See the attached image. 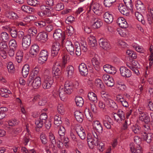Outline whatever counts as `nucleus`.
I'll return each instance as SVG.
<instances>
[{
  "mask_svg": "<svg viewBox=\"0 0 153 153\" xmlns=\"http://www.w3.org/2000/svg\"><path fill=\"white\" fill-rule=\"evenodd\" d=\"M103 123L107 129L111 128V125H113V122L111 118L108 116H106L103 120Z\"/></svg>",
  "mask_w": 153,
  "mask_h": 153,
  "instance_id": "obj_14",
  "label": "nucleus"
},
{
  "mask_svg": "<svg viewBox=\"0 0 153 153\" xmlns=\"http://www.w3.org/2000/svg\"><path fill=\"white\" fill-rule=\"evenodd\" d=\"M74 32V29L71 26L67 27L66 32L68 36L72 35Z\"/></svg>",
  "mask_w": 153,
  "mask_h": 153,
  "instance_id": "obj_61",
  "label": "nucleus"
},
{
  "mask_svg": "<svg viewBox=\"0 0 153 153\" xmlns=\"http://www.w3.org/2000/svg\"><path fill=\"white\" fill-rule=\"evenodd\" d=\"M141 136L143 138L144 140L148 143H150L153 139V134L150 132L146 133L145 132H143Z\"/></svg>",
  "mask_w": 153,
  "mask_h": 153,
  "instance_id": "obj_24",
  "label": "nucleus"
},
{
  "mask_svg": "<svg viewBox=\"0 0 153 153\" xmlns=\"http://www.w3.org/2000/svg\"><path fill=\"white\" fill-rule=\"evenodd\" d=\"M10 7H8L5 10L4 15L7 18L10 19L15 20L19 18L17 14L10 9Z\"/></svg>",
  "mask_w": 153,
  "mask_h": 153,
  "instance_id": "obj_7",
  "label": "nucleus"
},
{
  "mask_svg": "<svg viewBox=\"0 0 153 153\" xmlns=\"http://www.w3.org/2000/svg\"><path fill=\"white\" fill-rule=\"evenodd\" d=\"M79 70L80 74L83 76H86L88 73V69L86 65L82 63L78 67Z\"/></svg>",
  "mask_w": 153,
  "mask_h": 153,
  "instance_id": "obj_13",
  "label": "nucleus"
},
{
  "mask_svg": "<svg viewBox=\"0 0 153 153\" xmlns=\"http://www.w3.org/2000/svg\"><path fill=\"white\" fill-rule=\"evenodd\" d=\"M48 56V53L46 50H42L39 54V62L43 64L47 60Z\"/></svg>",
  "mask_w": 153,
  "mask_h": 153,
  "instance_id": "obj_10",
  "label": "nucleus"
},
{
  "mask_svg": "<svg viewBox=\"0 0 153 153\" xmlns=\"http://www.w3.org/2000/svg\"><path fill=\"white\" fill-rule=\"evenodd\" d=\"M41 84V79L40 77L33 78L29 77L27 81V85L29 86H32L33 88H38Z\"/></svg>",
  "mask_w": 153,
  "mask_h": 153,
  "instance_id": "obj_2",
  "label": "nucleus"
},
{
  "mask_svg": "<svg viewBox=\"0 0 153 153\" xmlns=\"http://www.w3.org/2000/svg\"><path fill=\"white\" fill-rule=\"evenodd\" d=\"M28 34L27 35H29L31 38V36H35L37 33V30L35 28H32L28 29Z\"/></svg>",
  "mask_w": 153,
  "mask_h": 153,
  "instance_id": "obj_49",
  "label": "nucleus"
},
{
  "mask_svg": "<svg viewBox=\"0 0 153 153\" xmlns=\"http://www.w3.org/2000/svg\"><path fill=\"white\" fill-rule=\"evenodd\" d=\"M132 131L135 134L142 135L143 134V132L141 131V127L137 125H133L131 128Z\"/></svg>",
  "mask_w": 153,
  "mask_h": 153,
  "instance_id": "obj_29",
  "label": "nucleus"
},
{
  "mask_svg": "<svg viewBox=\"0 0 153 153\" xmlns=\"http://www.w3.org/2000/svg\"><path fill=\"white\" fill-rule=\"evenodd\" d=\"M91 9L94 13L98 15H100L102 13V8L101 5L94 1H92L90 4L88 12H90Z\"/></svg>",
  "mask_w": 153,
  "mask_h": 153,
  "instance_id": "obj_3",
  "label": "nucleus"
},
{
  "mask_svg": "<svg viewBox=\"0 0 153 153\" xmlns=\"http://www.w3.org/2000/svg\"><path fill=\"white\" fill-rule=\"evenodd\" d=\"M19 121L17 120L14 119V120H10L8 121V123L9 126H13L17 125L19 123Z\"/></svg>",
  "mask_w": 153,
  "mask_h": 153,
  "instance_id": "obj_62",
  "label": "nucleus"
},
{
  "mask_svg": "<svg viewBox=\"0 0 153 153\" xmlns=\"http://www.w3.org/2000/svg\"><path fill=\"white\" fill-rule=\"evenodd\" d=\"M88 97L89 100L95 103L97 101V95L92 92H90L88 93Z\"/></svg>",
  "mask_w": 153,
  "mask_h": 153,
  "instance_id": "obj_30",
  "label": "nucleus"
},
{
  "mask_svg": "<svg viewBox=\"0 0 153 153\" xmlns=\"http://www.w3.org/2000/svg\"><path fill=\"white\" fill-rule=\"evenodd\" d=\"M36 39L41 42H45L48 40L47 33L44 32H40L36 36Z\"/></svg>",
  "mask_w": 153,
  "mask_h": 153,
  "instance_id": "obj_18",
  "label": "nucleus"
},
{
  "mask_svg": "<svg viewBox=\"0 0 153 153\" xmlns=\"http://www.w3.org/2000/svg\"><path fill=\"white\" fill-rule=\"evenodd\" d=\"M116 1V0H104L103 4L104 5L107 7H110L112 4Z\"/></svg>",
  "mask_w": 153,
  "mask_h": 153,
  "instance_id": "obj_47",
  "label": "nucleus"
},
{
  "mask_svg": "<svg viewBox=\"0 0 153 153\" xmlns=\"http://www.w3.org/2000/svg\"><path fill=\"white\" fill-rule=\"evenodd\" d=\"M46 72L48 74L46 75L45 73L44 74V81L42 84L43 88L45 89L50 88L53 83V79L51 76L48 74L49 71L46 70Z\"/></svg>",
  "mask_w": 153,
  "mask_h": 153,
  "instance_id": "obj_1",
  "label": "nucleus"
},
{
  "mask_svg": "<svg viewBox=\"0 0 153 153\" xmlns=\"http://www.w3.org/2000/svg\"><path fill=\"white\" fill-rule=\"evenodd\" d=\"M88 44L91 47H94L97 45V41L94 37L89 39Z\"/></svg>",
  "mask_w": 153,
  "mask_h": 153,
  "instance_id": "obj_48",
  "label": "nucleus"
},
{
  "mask_svg": "<svg viewBox=\"0 0 153 153\" xmlns=\"http://www.w3.org/2000/svg\"><path fill=\"white\" fill-rule=\"evenodd\" d=\"M67 71L68 76L71 77L74 73V69L72 65H69L67 68Z\"/></svg>",
  "mask_w": 153,
  "mask_h": 153,
  "instance_id": "obj_44",
  "label": "nucleus"
},
{
  "mask_svg": "<svg viewBox=\"0 0 153 153\" xmlns=\"http://www.w3.org/2000/svg\"><path fill=\"white\" fill-rule=\"evenodd\" d=\"M84 113L86 117L89 120L92 118V114L89 111V109L86 108L84 111Z\"/></svg>",
  "mask_w": 153,
  "mask_h": 153,
  "instance_id": "obj_58",
  "label": "nucleus"
},
{
  "mask_svg": "<svg viewBox=\"0 0 153 153\" xmlns=\"http://www.w3.org/2000/svg\"><path fill=\"white\" fill-rule=\"evenodd\" d=\"M49 138L51 144L56 143V140L55 136L52 133L50 132L49 133Z\"/></svg>",
  "mask_w": 153,
  "mask_h": 153,
  "instance_id": "obj_56",
  "label": "nucleus"
},
{
  "mask_svg": "<svg viewBox=\"0 0 153 153\" xmlns=\"http://www.w3.org/2000/svg\"><path fill=\"white\" fill-rule=\"evenodd\" d=\"M120 74L121 76L125 78H128L131 75V71L127 68L122 66L120 69Z\"/></svg>",
  "mask_w": 153,
  "mask_h": 153,
  "instance_id": "obj_12",
  "label": "nucleus"
},
{
  "mask_svg": "<svg viewBox=\"0 0 153 153\" xmlns=\"http://www.w3.org/2000/svg\"><path fill=\"white\" fill-rule=\"evenodd\" d=\"M135 15L137 19L140 22H141L143 25L145 24V21L144 19L143 16L138 12H136L135 13Z\"/></svg>",
  "mask_w": 153,
  "mask_h": 153,
  "instance_id": "obj_37",
  "label": "nucleus"
},
{
  "mask_svg": "<svg viewBox=\"0 0 153 153\" xmlns=\"http://www.w3.org/2000/svg\"><path fill=\"white\" fill-rule=\"evenodd\" d=\"M131 150L132 153H143L142 149L139 145L135 149L133 147H131Z\"/></svg>",
  "mask_w": 153,
  "mask_h": 153,
  "instance_id": "obj_41",
  "label": "nucleus"
},
{
  "mask_svg": "<svg viewBox=\"0 0 153 153\" xmlns=\"http://www.w3.org/2000/svg\"><path fill=\"white\" fill-rule=\"evenodd\" d=\"M103 69L105 71L109 74H114L117 72L115 67L108 64L104 65Z\"/></svg>",
  "mask_w": 153,
  "mask_h": 153,
  "instance_id": "obj_17",
  "label": "nucleus"
},
{
  "mask_svg": "<svg viewBox=\"0 0 153 153\" xmlns=\"http://www.w3.org/2000/svg\"><path fill=\"white\" fill-rule=\"evenodd\" d=\"M64 44L67 51L72 56H74V51L75 48L74 45L72 42L69 40H65L63 44Z\"/></svg>",
  "mask_w": 153,
  "mask_h": 153,
  "instance_id": "obj_5",
  "label": "nucleus"
},
{
  "mask_svg": "<svg viewBox=\"0 0 153 153\" xmlns=\"http://www.w3.org/2000/svg\"><path fill=\"white\" fill-rule=\"evenodd\" d=\"M91 62L92 65L95 69L97 71L100 70V64L98 56L97 55H96L91 59Z\"/></svg>",
  "mask_w": 153,
  "mask_h": 153,
  "instance_id": "obj_20",
  "label": "nucleus"
},
{
  "mask_svg": "<svg viewBox=\"0 0 153 153\" xmlns=\"http://www.w3.org/2000/svg\"><path fill=\"white\" fill-rule=\"evenodd\" d=\"M61 45L59 42H55L53 43L51 48V55L55 56L57 55L61 48Z\"/></svg>",
  "mask_w": 153,
  "mask_h": 153,
  "instance_id": "obj_8",
  "label": "nucleus"
},
{
  "mask_svg": "<svg viewBox=\"0 0 153 153\" xmlns=\"http://www.w3.org/2000/svg\"><path fill=\"white\" fill-rule=\"evenodd\" d=\"M40 68L39 66H37L35 67L32 70L33 74L30 77H33L34 78L37 77H40L38 76L40 71Z\"/></svg>",
  "mask_w": 153,
  "mask_h": 153,
  "instance_id": "obj_35",
  "label": "nucleus"
},
{
  "mask_svg": "<svg viewBox=\"0 0 153 153\" xmlns=\"http://www.w3.org/2000/svg\"><path fill=\"white\" fill-rule=\"evenodd\" d=\"M10 33L11 36L13 38H16L18 35L17 30L15 28L12 27L11 29H9Z\"/></svg>",
  "mask_w": 153,
  "mask_h": 153,
  "instance_id": "obj_42",
  "label": "nucleus"
},
{
  "mask_svg": "<svg viewBox=\"0 0 153 153\" xmlns=\"http://www.w3.org/2000/svg\"><path fill=\"white\" fill-rule=\"evenodd\" d=\"M82 51L83 52H86L88 50V45L85 42L82 41L80 44Z\"/></svg>",
  "mask_w": 153,
  "mask_h": 153,
  "instance_id": "obj_53",
  "label": "nucleus"
},
{
  "mask_svg": "<svg viewBox=\"0 0 153 153\" xmlns=\"http://www.w3.org/2000/svg\"><path fill=\"white\" fill-rule=\"evenodd\" d=\"M103 96L102 97L106 105L114 110L117 109L118 107L117 105L114 101L109 98L108 96L104 94V93H103Z\"/></svg>",
  "mask_w": 153,
  "mask_h": 153,
  "instance_id": "obj_4",
  "label": "nucleus"
},
{
  "mask_svg": "<svg viewBox=\"0 0 153 153\" xmlns=\"http://www.w3.org/2000/svg\"><path fill=\"white\" fill-rule=\"evenodd\" d=\"M44 122L39 118L35 120V124L38 128H41L43 126Z\"/></svg>",
  "mask_w": 153,
  "mask_h": 153,
  "instance_id": "obj_57",
  "label": "nucleus"
},
{
  "mask_svg": "<svg viewBox=\"0 0 153 153\" xmlns=\"http://www.w3.org/2000/svg\"><path fill=\"white\" fill-rule=\"evenodd\" d=\"M21 9L23 11L28 13H30L33 11V9L29 6L23 5L21 7Z\"/></svg>",
  "mask_w": 153,
  "mask_h": 153,
  "instance_id": "obj_40",
  "label": "nucleus"
},
{
  "mask_svg": "<svg viewBox=\"0 0 153 153\" xmlns=\"http://www.w3.org/2000/svg\"><path fill=\"white\" fill-rule=\"evenodd\" d=\"M64 4L62 3L57 4L54 7V9L56 11H60L63 10L64 8Z\"/></svg>",
  "mask_w": 153,
  "mask_h": 153,
  "instance_id": "obj_55",
  "label": "nucleus"
},
{
  "mask_svg": "<svg viewBox=\"0 0 153 153\" xmlns=\"http://www.w3.org/2000/svg\"><path fill=\"white\" fill-rule=\"evenodd\" d=\"M66 94H67L66 91L63 88H60L59 89V97L61 100H63L66 97Z\"/></svg>",
  "mask_w": 153,
  "mask_h": 153,
  "instance_id": "obj_36",
  "label": "nucleus"
},
{
  "mask_svg": "<svg viewBox=\"0 0 153 153\" xmlns=\"http://www.w3.org/2000/svg\"><path fill=\"white\" fill-rule=\"evenodd\" d=\"M104 20L108 24H111L113 20V14L109 12H105L103 16Z\"/></svg>",
  "mask_w": 153,
  "mask_h": 153,
  "instance_id": "obj_15",
  "label": "nucleus"
},
{
  "mask_svg": "<svg viewBox=\"0 0 153 153\" xmlns=\"http://www.w3.org/2000/svg\"><path fill=\"white\" fill-rule=\"evenodd\" d=\"M99 45L100 47L105 50L109 49L110 45L107 40L104 38L100 39L99 40Z\"/></svg>",
  "mask_w": 153,
  "mask_h": 153,
  "instance_id": "obj_21",
  "label": "nucleus"
},
{
  "mask_svg": "<svg viewBox=\"0 0 153 153\" xmlns=\"http://www.w3.org/2000/svg\"><path fill=\"white\" fill-rule=\"evenodd\" d=\"M60 69H61V67L60 66H58L55 64L52 68L53 74L55 76H57V77L59 78V76H60L61 74Z\"/></svg>",
  "mask_w": 153,
  "mask_h": 153,
  "instance_id": "obj_27",
  "label": "nucleus"
},
{
  "mask_svg": "<svg viewBox=\"0 0 153 153\" xmlns=\"http://www.w3.org/2000/svg\"><path fill=\"white\" fill-rule=\"evenodd\" d=\"M6 42H3L0 43V49L4 54L7 52L8 46Z\"/></svg>",
  "mask_w": 153,
  "mask_h": 153,
  "instance_id": "obj_32",
  "label": "nucleus"
},
{
  "mask_svg": "<svg viewBox=\"0 0 153 153\" xmlns=\"http://www.w3.org/2000/svg\"><path fill=\"white\" fill-rule=\"evenodd\" d=\"M76 43L78 44V45L77 44H76L75 45V51L74 52L75 55L77 56H79L81 55V51H82L80 48V44H79L78 42H77Z\"/></svg>",
  "mask_w": 153,
  "mask_h": 153,
  "instance_id": "obj_43",
  "label": "nucleus"
},
{
  "mask_svg": "<svg viewBox=\"0 0 153 153\" xmlns=\"http://www.w3.org/2000/svg\"><path fill=\"white\" fill-rule=\"evenodd\" d=\"M9 45L10 48L13 49H16L17 46L16 42L14 39H12L9 41Z\"/></svg>",
  "mask_w": 153,
  "mask_h": 153,
  "instance_id": "obj_46",
  "label": "nucleus"
},
{
  "mask_svg": "<svg viewBox=\"0 0 153 153\" xmlns=\"http://www.w3.org/2000/svg\"><path fill=\"white\" fill-rule=\"evenodd\" d=\"M29 71V66L26 64L22 68V74L24 77H26L28 75Z\"/></svg>",
  "mask_w": 153,
  "mask_h": 153,
  "instance_id": "obj_33",
  "label": "nucleus"
},
{
  "mask_svg": "<svg viewBox=\"0 0 153 153\" xmlns=\"http://www.w3.org/2000/svg\"><path fill=\"white\" fill-rule=\"evenodd\" d=\"M61 117L58 115H56L54 117V124L57 126H59L62 123L61 120Z\"/></svg>",
  "mask_w": 153,
  "mask_h": 153,
  "instance_id": "obj_38",
  "label": "nucleus"
},
{
  "mask_svg": "<svg viewBox=\"0 0 153 153\" xmlns=\"http://www.w3.org/2000/svg\"><path fill=\"white\" fill-rule=\"evenodd\" d=\"M7 68L8 71L11 73H13L15 71L14 66L11 62H9L7 64Z\"/></svg>",
  "mask_w": 153,
  "mask_h": 153,
  "instance_id": "obj_52",
  "label": "nucleus"
},
{
  "mask_svg": "<svg viewBox=\"0 0 153 153\" xmlns=\"http://www.w3.org/2000/svg\"><path fill=\"white\" fill-rule=\"evenodd\" d=\"M35 24V25L39 28H42L46 25V23L43 20L36 22Z\"/></svg>",
  "mask_w": 153,
  "mask_h": 153,
  "instance_id": "obj_51",
  "label": "nucleus"
},
{
  "mask_svg": "<svg viewBox=\"0 0 153 153\" xmlns=\"http://www.w3.org/2000/svg\"><path fill=\"white\" fill-rule=\"evenodd\" d=\"M105 84L108 87L113 86L114 84V79L112 77L109 78L107 82H105Z\"/></svg>",
  "mask_w": 153,
  "mask_h": 153,
  "instance_id": "obj_59",
  "label": "nucleus"
},
{
  "mask_svg": "<svg viewBox=\"0 0 153 153\" xmlns=\"http://www.w3.org/2000/svg\"><path fill=\"white\" fill-rule=\"evenodd\" d=\"M39 50V46L36 44H34L31 48L30 53L33 56L35 57L38 53Z\"/></svg>",
  "mask_w": 153,
  "mask_h": 153,
  "instance_id": "obj_23",
  "label": "nucleus"
},
{
  "mask_svg": "<svg viewBox=\"0 0 153 153\" xmlns=\"http://www.w3.org/2000/svg\"><path fill=\"white\" fill-rule=\"evenodd\" d=\"M76 131L81 140H84L85 139L86 135L85 130L82 127L80 126H78L76 129Z\"/></svg>",
  "mask_w": 153,
  "mask_h": 153,
  "instance_id": "obj_16",
  "label": "nucleus"
},
{
  "mask_svg": "<svg viewBox=\"0 0 153 153\" xmlns=\"http://www.w3.org/2000/svg\"><path fill=\"white\" fill-rule=\"evenodd\" d=\"M93 141L94 145L96 146H98L99 143V138L98 134L95 132L94 133H93Z\"/></svg>",
  "mask_w": 153,
  "mask_h": 153,
  "instance_id": "obj_50",
  "label": "nucleus"
},
{
  "mask_svg": "<svg viewBox=\"0 0 153 153\" xmlns=\"http://www.w3.org/2000/svg\"><path fill=\"white\" fill-rule=\"evenodd\" d=\"M135 5L136 9L139 11L145 10V6L140 1H137L136 2Z\"/></svg>",
  "mask_w": 153,
  "mask_h": 153,
  "instance_id": "obj_31",
  "label": "nucleus"
},
{
  "mask_svg": "<svg viewBox=\"0 0 153 153\" xmlns=\"http://www.w3.org/2000/svg\"><path fill=\"white\" fill-rule=\"evenodd\" d=\"M40 137L42 144H46L47 143L48 140L47 137L44 133H42L40 135Z\"/></svg>",
  "mask_w": 153,
  "mask_h": 153,
  "instance_id": "obj_54",
  "label": "nucleus"
},
{
  "mask_svg": "<svg viewBox=\"0 0 153 153\" xmlns=\"http://www.w3.org/2000/svg\"><path fill=\"white\" fill-rule=\"evenodd\" d=\"M139 115V120L142 122H144L146 124H148L150 121V118L147 114L145 112L140 114Z\"/></svg>",
  "mask_w": 153,
  "mask_h": 153,
  "instance_id": "obj_22",
  "label": "nucleus"
},
{
  "mask_svg": "<svg viewBox=\"0 0 153 153\" xmlns=\"http://www.w3.org/2000/svg\"><path fill=\"white\" fill-rule=\"evenodd\" d=\"M27 3L29 5L35 6L39 4V2L37 0H27Z\"/></svg>",
  "mask_w": 153,
  "mask_h": 153,
  "instance_id": "obj_60",
  "label": "nucleus"
},
{
  "mask_svg": "<svg viewBox=\"0 0 153 153\" xmlns=\"http://www.w3.org/2000/svg\"><path fill=\"white\" fill-rule=\"evenodd\" d=\"M53 37L56 40H61L63 44L65 41V34L60 29H56L55 31L53 34Z\"/></svg>",
  "mask_w": 153,
  "mask_h": 153,
  "instance_id": "obj_6",
  "label": "nucleus"
},
{
  "mask_svg": "<svg viewBox=\"0 0 153 153\" xmlns=\"http://www.w3.org/2000/svg\"><path fill=\"white\" fill-rule=\"evenodd\" d=\"M1 37L2 40L4 42H7L9 39V36L6 32H2L1 34Z\"/></svg>",
  "mask_w": 153,
  "mask_h": 153,
  "instance_id": "obj_45",
  "label": "nucleus"
},
{
  "mask_svg": "<svg viewBox=\"0 0 153 153\" xmlns=\"http://www.w3.org/2000/svg\"><path fill=\"white\" fill-rule=\"evenodd\" d=\"M118 8L119 10L122 14L126 15V16H129L130 11L123 4H119L118 6Z\"/></svg>",
  "mask_w": 153,
  "mask_h": 153,
  "instance_id": "obj_19",
  "label": "nucleus"
},
{
  "mask_svg": "<svg viewBox=\"0 0 153 153\" xmlns=\"http://www.w3.org/2000/svg\"><path fill=\"white\" fill-rule=\"evenodd\" d=\"M31 38L29 35L24 36L22 39V47L24 50H26L29 48L31 43Z\"/></svg>",
  "mask_w": 153,
  "mask_h": 153,
  "instance_id": "obj_9",
  "label": "nucleus"
},
{
  "mask_svg": "<svg viewBox=\"0 0 153 153\" xmlns=\"http://www.w3.org/2000/svg\"><path fill=\"white\" fill-rule=\"evenodd\" d=\"M117 88L121 91H123L126 88V87L124 84H118L117 85Z\"/></svg>",
  "mask_w": 153,
  "mask_h": 153,
  "instance_id": "obj_63",
  "label": "nucleus"
},
{
  "mask_svg": "<svg viewBox=\"0 0 153 153\" xmlns=\"http://www.w3.org/2000/svg\"><path fill=\"white\" fill-rule=\"evenodd\" d=\"M57 111L59 113L62 114L64 112V108L63 105L61 104H59L57 107Z\"/></svg>",
  "mask_w": 153,
  "mask_h": 153,
  "instance_id": "obj_64",
  "label": "nucleus"
},
{
  "mask_svg": "<svg viewBox=\"0 0 153 153\" xmlns=\"http://www.w3.org/2000/svg\"><path fill=\"white\" fill-rule=\"evenodd\" d=\"M65 130L64 127L63 126H60L58 133L59 134L60 139H62L64 137L65 134Z\"/></svg>",
  "mask_w": 153,
  "mask_h": 153,
  "instance_id": "obj_39",
  "label": "nucleus"
},
{
  "mask_svg": "<svg viewBox=\"0 0 153 153\" xmlns=\"http://www.w3.org/2000/svg\"><path fill=\"white\" fill-rule=\"evenodd\" d=\"M93 128L99 133H102L103 128L100 122L98 121H95L93 124Z\"/></svg>",
  "mask_w": 153,
  "mask_h": 153,
  "instance_id": "obj_28",
  "label": "nucleus"
},
{
  "mask_svg": "<svg viewBox=\"0 0 153 153\" xmlns=\"http://www.w3.org/2000/svg\"><path fill=\"white\" fill-rule=\"evenodd\" d=\"M92 22H93V27L94 29H97L100 27L102 25L101 20L98 18L94 17L92 18Z\"/></svg>",
  "mask_w": 153,
  "mask_h": 153,
  "instance_id": "obj_25",
  "label": "nucleus"
},
{
  "mask_svg": "<svg viewBox=\"0 0 153 153\" xmlns=\"http://www.w3.org/2000/svg\"><path fill=\"white\" fill-rule=\"evenodd\" d=\"M73 86L72 84L68 81H66L65 84V87L63 88L66 91L67 94H70L73 91Z\"/></svg>",
  "mask_w": 153,
  "mask_h": 153,
  "instance_id": "obj_26",
  "label": "nucleus"
},
{
  "mask_svg": "<svg viewBox=\"0 0 153 153\" xmlns=\"http://www.w3.org/2000/svg\"><path fill=\"white\" fill-rule=\"evenodd\" d=\"M115 115L114 116V120L119 123H121L122 120H125V113L121 110H119L117 114L114 113Z\"/></svg>",
  "mask_w": 153,
  "mask_h": 153,
  "instance_id": "obj_11",
  "label": "nucleus"
},
{
  "mask_svg": "<svg viewBox=\"0 0 153 153\" xmlns=\"http://www.w3.org/2000/svg\"><path fill=\"white\" fill-rule=\"evenodd\" d=\"M75 100L76 105L77 106L79 107L82 106L84 103V101L82 97L79 96L76 97Z\"/></svg>",
  "mask_w": 153,
  "mask_h": 153,
  "instance_id": "obj_34",
  "label": "nucleus"
}]
</instances>
